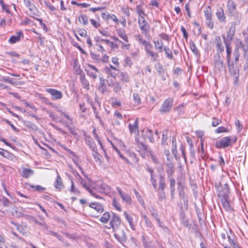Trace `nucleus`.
Wrapping results in <instances>:
<instances>
[{
  "instance_id": "39448f33",
  "label": "nucleus",
  "mask_w": 248,
  "mask_h": 248,
  "mask_svg": "<svg viewBox=\"0 0 248 248\" xmlns=\"http://www.w3.org/2000/svg\"><path fill=\"white\" fill-rule=\"evenodd\" d=\"M24 2L26 6L29 8L30 13L28 14V15L32 18L39 16L37 8L31 2L30 0H24Z\"/></svg>"
},
{
  "instance_id": "37998d69",
  "label": "nucleus",
  "mask_w": 248,
  "mask_h": 248,
  "mask_svg": "<svg viewBox=\"0 0 248 248\" xmlns=\"http://www.w3.org/2000/svg\"><path fill=\"white\" fill-rule=\"evenodd\" d=\"M0 155L7 158H10L12 155V154L10 153L7 150H4L2 148H0Z\"/></svg>"
},
{
  "instance_id": "4c0bfd02",
  "label": "nucleus",
  "mask_w": 248,
  "mask_h": 248,
  "mask_svg": "<svg viewBox=\"0 0 248 248\" xmlns=\"http://www.w3.org/2000/svg\"><path fill=\"white\" fill-rule=\"evenodd\" d=\"M136 11L138 14V18L140 17H144L146 16L144 12L143 11L141 6L140 5H138L136 6Z\"/></svg>"
},
{
  "instance_id": "a211bd4d",
  "label": "nucleus",
  "mask_w": 248,
  "mask_h": 248,
  "mask_svg": "<svg viewBox=\"0 0 248 248\" xmlns=\"http://www.w3.org/2000/svg\"><path fill=\"white\" fill-rule=\"evenodd\" d=\"M142 243L145 248H156L153 245V242L150 241L148 237L142 236Z\"/></svg>"
},
{
  "instance_id": "5701e85b",
  "label": "nucleus",
  "mask_w": 248,
  "mask_h": 248,
  "mask_svg": "<svg viewBox=\"0 0 248 248\" xmlns=\"http://www.w3.org/2000/svg\"><path fill=\"white\" fill-rule=\"evenodd\" d=\"M18 35L16 36L13 35L11 36L10 39H9V43L13 44H14L17 42H18L20 40V37L22 36V37H23V34L21 31H20L18 32Z\"/></svg>"
},
{
  "instance_id": "5fc2aeb1",
  "label": "nucleus",
  "mask_w": 248,
  "mask_h": 248,
  "mask_svg": "<svg viewBox=\"0 0 248 248\" xmlns=\"http://www.w3.org/2000/svg\"><path fill=\"white\" fill-rule=\"evenodd\" d=\"M146 227L147 228L151 229L152 230H154L155 228V226L151 221V220L150 219V218L147 219L146 220L144 221Z\"/></svg>"
},
{
  "instance_id": "774afa93",
  "label": "nucleus",
  "mask_w": 248,
  "mask_h": 248,
  "mask_svg": "<svg viewBox=\"0 0 248 248\" xmlns=\"http://www.w3.org/2000/svg\"><path fill=\"white\" fill-rule=\"evenodd\" d=\"M243 35L245 38L246 43L248 45V28L246 31H243Z\"/></svg>"
},
{
  "instance_id": "2eb2a0df",
  "label": "nucleus",
  "mask_w": 248,
  "mask_h": 248,
  "mask_svg": "<svg viewBox=\"0 0 248 248\" xmlns=\"http://www.w3.org/2000/svg\"><path fill=\"white\" fill-rule=\"evenodd\" d=\"M228 67L232 76L233 77L235 80H237L239 75V69L236 67L234 68L233 64L232 65L229 64Z\"/></svg>"
},
{
  "instance_id": "f03ea898",
  "label": "nucleus",
  "mask_w": 248,
  "mask_h": 248,
  "mask_svg": "<svg viewBox=\"0 0 248 248\" xmlns=\"http://www.w3.org/2000/svg\"><path fill=\"white\" fill-rule=\"evenodd\" d=\"M229 189L228 185L225 183L224 185V188L222 193H220L219 194V196L222 197L221 199V203L223 207L226 210H228L230 209V203L229 202Z\"/></svg>"
},
{
  "instance_id": "0eeeda50",
  "label": "nucleus",
  "mask_w": 248,
  "mask_h": 248,
  "mask_svg": "<svg viewBox=\"0 0 248 248\" xmlns=\"http://www.w3.org/2000/svg\"><path fill=\"white\" fill-rule=\"evenodd\" d=\"M149 211L150 212L151 216L156 221L159 227L164 230L168 229L167 227L165 225H164L163 222L160 220L158 213L154 207H151L149 208Z\"/></svg>"
},
{
  "instance_id": "4468645a",
  "label": "nucleus",
  "mask_w": 248,
  "mask_h": 248,
  "mask_svg": "<svg viewBox=\"0 0 248 248\" xmlns=\"http://www.w3.org/2000/svg\"><path fill=\"white\" fill-rule=\"evenodd\" d=\"M99 191L107 195H109L111 193V188L107 184H102L100 188Z\"/></svg>"
},
{
  "instance_id": "aec40b11",
  "label": "nucleus",
  "mask_w": 248,
  "mask_h": 248,
  "mask_svg": "<svg viewBox=\"0 0 248 248\" xmlns=\"http://www.w3.org/2000/svg\"><path fill=\"white\" fill-rule=\"evenodd\" d=\"M29 217L30 218L31 221H33L35 223L42 226L44 229H48V226L46 223L45 221L43 218V217H41V221H39L33 217L29 216Z\"/></svg>"
},
{
  "instance_id": "b1692460",
  "label": "nucleus",
  "mask_w": 248,
  "mask_h": 248,
  "mask_svg": "<svg viewBox=\"0 0 248 248\" xmlns=\"http://www.w3.org/2000/svg\"><path fill=\"white\" fill-rule=\"evenodd\" d=\"M54 186L56 188L59 189L60 191L64 187L62 178L58 173L57 179L54 183Z\"/></svg>"
},
{
  "instance_id": "69168bd1",
  "label": "nucleus",
  "mask_w": 248,
  "mask_h": 248,
  "mask_svg": "<svg viewBox=\"0 0 248 248\" xmlns=\"http://www.w3.org/2000/svg\"><path fill=\"white\" fill-rule=\"evenodd\" d=\"M172 153L174 155L176 160H178L179 159V156L177 155V146H174V147H172L171 149Z\"/></svg>"
},
{
  "instance_id": "423d86ee",
  "label": "nucleus",
  "mask_w": 248,
  "mask_h": 248,
  "mask_svg": "<svg viewBox=\"0 0 248 248\" xmlns=\"http://www.w3.org/2000/svg\"><path fill=\"white\" fill-rule=\"evenodd\" d=\"M138 20L139 28L142 33L147 34L150 31V25L144 17H140V18H138Z\"/></svg>"
},
{
  "instance_id": "6e6d98bb",
  "label": "nucleus",
  "mask_w": 248,
  "mask_h": 248,
  "mask_svg": "<svg viewBox=\"0 0 248 248\" xmlns=\"http://www.w3.org/2000/svg\"><path fill=\"white\" fill-rule=\"evenodd\" d=\"M124 63L125 66L130 67L132 64L131 59L129 57H125L124 59Z\"/></svg>"
},
{
  "instance_id": "a878e982",
  "label": "nucleus",
  "mask_w": 248,
  "mask_h": 248,
  "mask_svg": "<svg viewBox=\"0 0 248 248\" xmlns=\"http://www.w3.org/2000/svg\"><path fill=\"white\" fill-rule=\"evenodd\" d=\"M143 133H145V135H142V136H144L145 138L147 137L150 142L153 143L155 141L154 139L153 138V131L150 129H146L142 131Z\"/></svg>"
},
{
  "instance_id": "7c9ffc66",
  "label": "nucleus",
  "mask_w": 248,
  "mask_h": 248,
  "mask_svg": "<svg viewBox=\"0 0 248 248\" xmlns=\"http://www.w3.org/2000/svg\"><path fill=\"white\" fill-rule=\"evenodd\" d=\"M166 187L165 180L163 175L159 176V189L163 191Z\"/></svg>"
},
{
  "instance_id": "a18cd8bd",
  "label": "nucleus",
  "mask_w": 248,
  "mask_h": 248,
  "mask_svg": "<svg viewBox=\"0 0 248 248\" xmlns=\"http://www.w3.org/2000/svg\"><path fill=\"white\" fill-rule=\"evenodd\" d=\"M112 205L115 208V209L119 211H122L121 205L120 203L117 201L116 198L113 199Z\"/></svg>"
},
{
  "instance_id": "49530a36",
  "label": "nucleus",
  "mask_w": 248,
  "mask_h": 248,
  "mask_svg": "<svg viewBox=\"0 0 248 248\" xmlns=\"http://www.w3.org/2000/svg\"><path fill=\"white\" fill-rule=\"evenodd\" d=\"M178 189L179 190V196H180V198L182 199L186 198L185 197V192L183 190V186L181 185V182H178Z\"/></svg>"
},
{
  "instance_id": "79ce46f5",
  "label": "nucleus",
  "mask_w": 248,
  "mask_h": 248,
  "mask_svg": "<svg viewBox=\"0 0 248 248\" xmlns=\"http://www.w3.org/2000/svg\"><path fill=\"white\" fill-rule=\"evenodd\" d=\"M133 101L135 103V105L138 106L140 104L141 100L140 97L138 93H134L133 94Z\"/></svg>"
},
{
  "instance_id": "de8ad7c7",
  "label": "nucleus",
  "mask_w": 248,
  "mask_h": 248,
  "mask_svg": "<svg viewBox=\"0 0 248 248\" xmlns=\"http://www.w3.org/2000/svg\"><path fill=\"white\" fill-rule=\"evenodd\" d=\"M240 48L242 47L244 51L243 55L244 57L248 60V47L245 46L244 45L242 44L241 42H240V45L239 46Z\"/></svg>"
},
{
  "instance_id": "9b49d317",
  "label": "nucleus",
  "mask_w": 248,
  "mask_h": 248,
  "mask_svg": "<svg viewBox=\"0 0 248 248\" xmlns=\"http://www.w3.org/2000/svg\"><path fill=\"white\" fill-rule=\"evenodd\" d=\"M85 71L87 75L92 78L93 79H95L97 78L96 73L98 72V70L94 66L88 64V67L85 69Z\"/></svg>"
},
{
  "instance_id": "052dcab7",
  "label": "nucleus",
  "mask_w": 248,
  "mask_h": 248,
  "mask_svg": "<svg viewBox=\"0 0 248 248\" xmlns=\"http://www.w3.org/2000/svg\"><path fill=\"white\" fill-rule=\"evenodd\" d=\"M71 191L72 192L74 193L76 195H79L80 194V192L77 188L75 187L73 184V182L71 180Z\"/></svg>"
},
{
  "instance_id": "f704fd0d",
  "label": "nucleus",
  "mask_w": 248,
  "mask_h": 248,
  "mask_svg": "<svg viewBox=\"0 0 248 248\" xmlns=\"http://www.w3.org/2000/svg\"><path fill=\"white\" fill-rule=\"evenodd\" d=\"M221 236L223 241L228 239L230 242H232V240L231 239L230 236L228 234L227 230L224 229L221 231Z\"/></svg>"
},
{
  "instance_id": "4be33fe9",
  "label": "nucleus",
  "mask_w": 248,
  "mask_h": 248,
  "mask_svg": "<svg viewBox=\"0 0 248 248\" xmlns=\"http://www.w3.org/2000/svg\"><path fill=\"white\" fill-rule=\"evenodd\" d=\"M79 79L81 82L83 87L84 88L89 90L90 88L89 82L86 78L85 74L83 72L80 74Z\"/></svg>"
},
{
  "instance_id": "3c124183",
  "label": "nucleus",
  "mask_w": 248,
  "mask_h": 248,
  "mask_svg": "<svg viewBox=\"0 0 248 248\" xmlns=\"http://www.w3.org/2000/svg\"><path fill=\"white\" fill-rule=\"evenodd\" d=\"M112 87L113 88V91L115 93H118L122 90V87L118 81H116Z\"/></svg>"
},
{
  "instance_id": "6e6552de",
  "label": "nucleus",
  "mask_w": 248,
  "mask_h": 248,
  "mask_svg": "<svg viewBox=\"0 0 248 248\" xmlns=\"http://www.w3.org/2000/svg\"><path fill=\"white\" fill-rule=\"evenodd\" d=\"M173 100L172 98H168L163 102L162 105L160 112L161 113H166L169 112L173 106Z\"/></svg>"
},
{
  "instance_id": "2f4dec72",
  "label": "nucleus",
  "mask_w": 248,
  "mask_h": 248,
  "mask_svg": "<svg viewBox=\"0 0 248 248\" xmlns=\"http://www.w3.org/2000/svg\"><path fill=\"white\" fill-rule=\"evenodd\" d=\"M163 50L165 51L166 56L168 59L170 60L173 59V56L172 52L168 46H164Z\"/></svg>"
},
{
  "instance_id": "e2e57ef3",
  "label": "nucleus",
  "mask_w": 248,
  "mask_h": 248,
  "mask_svg": "<svg viewBox=\"0 0 248 248\" xmlns=\"http://www.w3.org/2000/svg\"><path fill=\"white\" fill-rule=\"evenodd\" d=\"M229 131V127H225L224 126H219L218 127V133H227Z\"/></svg>"
},
{
  "instance_id": "7ed1b4c3",
  "label": "nucleus",
  "mask_w": 248,
  "mask_h": 248,
  "mask_svg": "<svg viewBox=\"0 0 248 248\" xmlns=\"http://www.w3.org/2000/svg\"><path fill=\"white\" fill-rule=\"evenodd\" d=\"M114 237L121 243L125 242L126 240V235L124 232V227L122 226L113 231Z\"/></svg>"
},
{
  "instance_id": "13d9d810",
  "label": "nucleus",
  "mask_w": 248,
  "mask_h": 248,
  "mask_svg": "<svg viewBox=\"0 0 248 248\" xmlns=\"http://www.w3.org/2000/svg\"><path fill=\"white\" fill-rule=\"evenodd\" d=\"M116 81L115 80V77L111 78H108L107 80V84L109 87H112L113 85L115 83Z\"/></svg>"
},
{
  "instance_id": "bf43d9fd",
  "label": "nucleus",
  "mask_w": 248,
  "mask_h": 248,
  "mask_svg": "<svg viewBox=\"0 0 248 248\" xmlns=\"http://www.w3.org/2000/svg\"><path fill=\"white\" fill-rule=\"evenodd\" d=\"M77 32L82 37H86L87 36V31L83 29H78Z\"/></svg>"
},
{
  "instance_id": "c756f323",
  "label": "nucleus",
  "mask_w": 248,
  "mask_h": 248,
  "mask_svg": "<svg viewBox=\"0 0 248 248\" xmlns=\"http://www.w3.org/2000/svg\"><path fill=\"white\" fill-rule=\"evenodd\" d=\"M235 33V27L231 26L227 33L226 39L228 41H231Z\"/></svg>"
},
{
  "instance_id": "09e8293b",
  "label": "nucleus",
  "mask_w": 248,
  "mask_h": 248,
  "mask_svg": "<svg viewBox=\"0 0 248 248\" xmlns=\"http://www.w3.org/2000/svg\"><path fill=\"white\" fill-rule=\"evenodd\" d=\"M59 112H60L63 117H64L71 124H73V119L71 118L67 112H63L62 111L59 110Z\"/></svg>"
},
{
  "instance_id": "338daca9",
  "label": "nucleus",
  "mask_w": 248,
  "mask_h": 248,
  "mask_svg": "<svg viewBox=\"0 0 248 248\" xmlns=\"http://www.w3.org/2000/svg\"><path fill=\"white\" fill-rule=\"evenodd\" d=\"M228 7L230 10H234L235 9V5L232 1L229 0L228 2Z\"/></svg>"
},
{
  "instance_id": "cd10ccee",
  "label": "nucleus",
  "mask_w": 248,
  "mask_h": 248,
  "mask_svg": "<svg viewBox=\"0 0 248 248\" xmlns=\"http://www.w3.org/2000/svg\"><path fill=\"white\" fill-rule=\"evenodd\" d=\"M190 49L193 53V54L197 57H199L200 56V54L199 53V50H198L197 46L195 43L191 41L190 42Z\"/></svg>"
},
{
  "instance_id": "c03bdc74",
  "label": "nucleus",
  "mask_w": 248,
  "mask_h": 248,
  "mask_svg": "<svg viewBox=\"0 0 248 248\" xmlns=\"http://www.w3.org/2000/svg\"><path fill=\"white\" fill-rule=\"evenodd\" d=\"M240 47L239 46H237L234 49V50L233 51V56L234 57V60L235 62H237L239 60V49Z\"/></svg>"
},
{
  "instance_id": "20e7f679",
  "label": "nucleus",
  "mask_w": 248,
  "mask_h": 248,
  "mask_svg": "<svg viewBox=\"0 0 248 248\" xmlns=\"http://www.w3.org/2000/svg\"><path fill=\"white\" fill-rule=\"evenodd\" d=\"M110 227L113 231L123 226L120 217L115 213L112 214L109 222Z\"/></svg>"
},
{
  "instance_id": "412c9836",
  "label": "nucleus",
  "mask_w": 248,
  "mask_h": 248,
  "mask_svg": "<svg viewBox=\"0 0 248 248\" xmlns=\"http://www.w3.org/2000/svg\"><path fill=\"white\" fill-rule=\"evenodd\" d=\"M138 124L139 121L138 119H136L133 124H128V127L131 133H136L138 132Z\"/></svg>"
},
{
  "instance_id": "a19ab883",
  "label": "nucleus",
  "mask_w": 248,
  "mask_h": 248,
  "mask_svg": "<svg viewBox=\"0 0 248 248\" xmlns=\"http://www.w3.org/2000/svg\"><path fill=\"white\" fill-rule=\"evenodd\" d=\"M218 19L221 22H224L225 21L224 13L221 8L218 10Z\"/></svg>"
},
{
  "instance_id": "393cba45",
  "label": "nucleus",
  "mask_w": 248,
  "mask_h": 248,
  "mask_svg": "<svg viewBox=\"0 0 248 248\" xmlns=\"http://www.w3.org/2000/svg\"><path fill=\"white\" fill-rule=\"evenodd\" d=\"M105 70L106 72V73L112 77H115L116 74L115 73H114L112 71V70H113L114 71H117L118 69L114 66L109 65L108 67L106 66L105 68Z\"/></svg>"
},
{
  "instance_id": "4d7b16f0",
  "label": "nucleus",
  "mask_w": 248,
  "mask_h": 248,
  "mask_svg": "<svg viewBox=\"0 0 248 248\" xmlns=\"http://www.w3.org/2000/svg\"><path fill=\"white\" fill-rule=\"evenodd\" d=\"M0 201L4 206L7 207V206H9L10 202L7 198L2 197L0 199Z\"/></svg>"
},
{
  "instance_id": "ddd939ff",
  "label": "nucleus",
  "mask_w": 248,
  "mask_h": 248,
  "mask_svg": "<svg viewBox=\"0 0 248 248\" xmlns=\"http://www.w3.org/2000/svg\"><path fill=\"white\" fill-rule=\"evenodd\" d=\"M166 172L167 174V177L173 176L174 172V166L172 162H169L166 163Z\"/></svg>"
},
{
  "instance_id": "e433bc0d",
  "label": "nucleus",
  "mask_w": 248,
  "mask_h": 248,
  "mask_svg": "<svg viewBox=\"0 0 248 248\" xmlns=\"http://www.w3.org/2000/svg\"><path fill=\"white\" fill-rule=\"evenodd\" d=\"M120 79L124 82H128L129 77L126 72H121L120 74Z\"/></svg>"
},
{
  "instance_id": "603ef678",
  "label": "nucleus",
  "mask_w": 248,
  "mask_h": 248,
  "mask_svg": "<svg viewBox=\"0 0 248 248\" xmlns=\"http://www.w3.org/2000/svg\"><path fill=\"white\" fill-rule=\"evenodd\" d=\"M168 139V131L164 130L162 132V144H165Z\"/></svg>"
},
{
  "instance_id": "9d476101",
  "label": "nucleus",
  "mask_w": 248,
  "mask_h": 248,
  "mask_svg": "<svg viewBox=\"0 0 248 248\" xmlns=\"http://www.w3.org/2000/svg\"><path fill=\"white\" fill-rule=\"evenodd\" d=\"M153 46L151 45L150 47H147L145 49L146 53L148 57H150V59L152 62H156L159 61V56L158 53L155 52L152 50Z\"/></svg>"
},
{
  "instance_id": "6ab92c4d",
  "label": "nucleus",
  "mask_w": 248,
  "mask_h": 248,
  "mask_svg": "<svg viewBox=\"0 0 248 248\" xmlns=\"http://www.w3.org/2000/svg\"><path fill=\"white\" fill-rule=\"evenodd\" d=\"M89 206L95 209L98 213H102L104 211L103 205L98 202H93L90 204Z\"/></svg>"
},
{
  "instance_id": "1a4fd4ad",
  "label": "nucleus",
  "mask_w": 248,
  "mask_h": 248,
  "mask_svg": "<svg viewBox=\"0 0 248 248\" xmlns=\"http://www.w3.org/2000/svg\"><path fill=\"white\" fill-rule=\"evenodd\" d=\"M45 91L51 95L52 100H59L62 99L63 96V93L61 91L55 89L46 88Z\"/></svg>"
},
{
  "instance_id": "680f3d73",
  "label": "nucleus",
  "mask_w": 248,
  "mask_h": 248,
  "mask_svg": "<svg viewBox=\"0 0 248 248\" xmlns=\"http://www.w3.org/2000/svg\"><path fill=\"white\" fill-rule=\"evenodd\" d=\"M204 15L206 20L211 19L212 15L210 12V9H209V7H208V8L207 9L206 11H204Z\"/></svg>"
},
{
  "instance_id": "f257e3e1",
  "label": "nucleus",
  "mask_w": 248,
  "mask_h": 248,
  "mask_svg": "<svg viewBox=\"0 0 248 248\" xmlns=\"http://www.w3.org/2000/svg\"><path fill=\"white\" fill-rule=\"evenodd\" d=\"M237 140L235 136L225 137L221 138L218 142V148H225L234 144Z\"/></svg>"
},
{
  "instance_id": "8fccbe9b",
  "label": "nucleus",
  "mask_w": 248,
  "mask_h": 248,
  "mask_svg": "<svg viewBox=\"0 0 248 248\" xmlns=\"http://www.w3.org/2000/svg\"><path fill=\"white\" fill-rule=\"evenodd\" d=\"M156 69L159 73V75L162 76L163 74H164L165 71L161 63H157V64L156 65Z\"/></svg>"
},
{
  "instance_id": "bb28decb",
  "label": "nucleus",
  "mask_w": 248,
  "mask_h": 248,
  "mask_svg": "<svg viewBox=\"0 0 248 248\" xmlns=\"http://www.w3.org/2000/svg\"><path fill=\"white\" fill-rule=\"evenodd\" d=\"M34 173L33 170L30 169L23 168L22 170V176L23 178H27L30 176L32 175Z\"/></svg>"
},
{
  "instance_id": "c9c22d12",
  "label": "nucleus",
  "mask_w": 248,
  "mask_h": 248,
  "mask_svg": "<svg viewBox=\"0 0 248 248\" xmlns=\"http://www.w3.org/2000/svg\"><path fill=\"white\" fill-rule=\"evenodd\" d=\"M117 33L120 37L122 38L126 42H128V37L124 30H117Z\"/></svg>"
},
{
  "instance_id": "0e129e2a",
  "label": "nucleus",
  "mask_w": 248,
  "mask_h": 248,
  "mask_svg": "<svg viewBox=\"0 0 248 248\" xmlns=\"http://www.w3.org/2000/svg\"><path fill=\"white\" fill-rule=\"evenodd\" d=\"M226 51H227V59L228 62H230V57L232 52V49L231 47L229 46L228 45H226Z\"/></svg>"
},
{
  "instance_id": "dca6fc26",
  "label": "nucleus",
  "mask_w": 248,
  "mask_h": 248,
  "mask_svg": "<svg viewBox=\"0 0 248 248\" xmlns=\"http://www.w3.org/2000/svg\"><path fill=\"white\" fill-rule=\"evenodd\" d=\"M124 216L126 221L128 222L130 228L135 231V225L133 222V219L131 216L128 214L126 211H124Z\"/></svg>"
},
{
  "instance_id": "c85d7f7f",
  "label": "nucleus",
  "mask_w": 248,
  "mask_h": 248,
  "mask_svg": "<svg viewBox=\"0 0 248 248\" xmlns=\"http://www.w3.org/2000/svg\"><path fill=\"white\" fill-rule=\"evenodd\" d=\"M155 46L156 49L158 50L159 52H162L163 49V43L161 40L154 41Z\"/></svg>"
},
{
  "instance_id": "f8f14e48",
  "label": "nucleus",
  "mask_w": 248,
  "mask_h": 248,
  "mask_svg": "<svg viewBox=\"0 0 248 248\" xmlns=\"http://www.w3.org/2000/svg\"><path fill=\"white\" fill-rule=\"evenodd\" d=\"M116 189L122 200L126 203L129 205L131 204L132 202V200L130 196L125 193H123L122 189L120 187H117Z\"/></svg>"
},
{
  "instance_id": "72a5a7b5",
  "label": "nucleus",
  "mask_w": 248,
  "mask_h": 248,
  "mask_svg": "<svg viewBox=\"0 0 248 248\" xmlns=\"http://www.w3.org/2000/svg\"><path fill=\"white\" fill-rule=\"evenodd\" d=\"M137 40L140 44L144 46L145 49H146L148 47H150V46L151 45V44L149 42H148L147 41L142 38L140 35H139L138 36Z\"/></svg>"
},
{
  "instance_id": "864d4df0",
  "label": "nucleus",
  "mask_w": 248,
  "mask_h": 248,
  "mask_svg": "<svg viewBox=\"0 0 248 248\" xmlns=\"http://www.w3.org/2000/svg\"><path fill=\"white\" fill-rule=\"evenodd\" d=\"M169 180L170 182V189H175V180L174 178L172 177V176L170 177H168Z\"/></svg>"
},
{
  "instance_id": "473e14b6",
  "label": "nucleus",
  "mask_w": 248,
  "mask_h": 248,
  "mask_svg": "<svg viewBox=\"0 0 248 248\" xmlns=\"http://www.w3.org/2000/svg\"><path fill=\"white\" fill-rule=\"evenodd\" d=\"M111 217L109 213L107 212L103 214L100 220L102 223H106L109 219H110Z\"/></svg>"
},
{
  "instance_id": "58836bf2",
  "label": "nucleus",
  "mask_w": 248,
  "mask_h": 248,
  "mask_svg": "<svg viewBox=\"0 0 248 248\" xmlns=\"http://www.w3.org/2000/svg\"><path fill=\"white\" fill-rule=\"evenodd\" d=\"M78 21L84 26L88 23V17L86 15H82L78 16Z\"/></svg>"
},
{
  "instance_id": "f3484780",
  "label": "nucleus",
  "mask_w": 248,
  "mask_h": 248,
  "mask_svg": "<svg viewBox=\"0 0 248 248\" xmlns=\"http://www.w3.org/2000/svg\"><path fill=\"white\" fill-rule=\"evenodd\" d=\"M85 140L86 144L90 147L91 149L94 152H96L97 148L92 138L90 136H87L85 137Z\"/></svg>"
},
{
  "instance_id": "ea45409f",
  "label": "nucleus",
  "mask_w": 248,
  "mask_h": 248,
  "mask_svg": "<svg viewBox=\"0 0 248 248\" xmlns=\"http://www.w3.org/2000/svg\"><path fill=\"white\" fill-rule=\"evenodd\" d=\"M180 218L183 225L185 227H188L189 226V221L188 219L186 218V216L184 213H181L180 214Z\"/></svg>"
}]
</instances>
